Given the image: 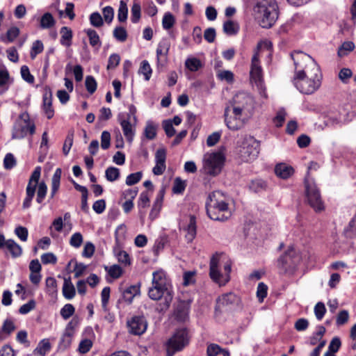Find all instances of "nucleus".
<instances>
[{"instance_id": "nucleus-51", "label": "nucleus", "mask_w": 356, "mask_h": 356, "mask_svg": "<svg viewBox=\"0 0 356 356\" xmlns=\"http://www.w3.org/2000/svg\"><path fill=\"white\" fill-rule=\"evenodd\" d=\"M85 85L87 91L90 94H92L97 90V82L95 78L92 76H87L86 77Z\"/></svg>"}, {"instance_id": "nucleus-41", "label": "nucleus", "mask_w": 356, "mask_h": 356, "mask_svg": "<svg viewBox=\"0 0 356 356\" xmlns=\"http://www.w3.org/2000/svg\"><path fill=\"white\" fill-rule=\"evenodd\" d=\"M86 33H87V35L88 36L89 42H90V44L91 46H92V47L99 46V47L101 45L99 37L97 33L96 32V31L89 29L86 30Z\"/></svg>"}, {"instance_id": "nucleus-40", "label": "nucleus", "mask_w": 356, "mask_h": 356, "mask_svg": "<svg viewBox=\"0 0 356 356\" xmlns=\"http://www.w3.org/2000/svg\"><path fill=\"white\" fill-rule=\"evenodd\" d=\"M250 189L254 192H260L266 190L267 184L265 181L262 179H255L250 184Z\"/></svg>"}, {"instance_id": "nucleus-32", "label": "nucleus", "mask_w": 356, "mask_h": 356, "mask_svg": "<svg viewBox=\"0 0 356 356\" xmlns=\"http://www.w3.org/2000/svg\"><path fill=\"white\" fill-rule=\"evenodd\" d=\"M152 276V284L170 285L163 271L158 270L154 272Z\"/></svg>"}, {"instance_id": "nucleus-44", "label": "nucleus", "mask_w": 356, "mask_h": 356, "mask_svg": "<svg viewBox=\"0 0 356 356\" xmlns=\"http://www.w3.org/2000/svg\"><path fill=\"white\" fill-rule=\"evenodd\" d=\"M350 316L347 310L340 311L336 317V325L338 327L342 326L348 323Z\"/></svg>"}, {"instance_id": "nucleus-20", "label": "nucleus", "mask_w": 356, "mask_h": 356, "mask_svg": "<svg viewBox=\"0 0 356 356\" xmlns=\"http://www.w3.org/2000/svg\"><path fill=\"white\" fill-rule=\"evenodd\" d=\"M294 172L293 168L285 163H279L275 168V175L283 179L290 177Z\"/></svg>"}, {"instance_id": "nucleus-49", "label": "nucleus", "mask_w": 356, "mask_h": 356, "mask_svg": "<svg viewBox=\"0 0 356 356\" xmlns=\"http://www.w3.org/2000/svg\"><path fill=\"white\" fill-rule=\"evenodd\" d=\"M314 314L318 321H321L326 312V308L323 302H318L314 306Z\"/></svg>"}, {"instance_id": "nucleus-9", "label": "nucleus", "mask_w": 356, "mask_h": 356, "mask_svg": "<svg viewBox=\"0 0 356 356\" xmlns=\"http://www.w3.org/2000/svg\"><path fill=\"white\" fill-rule=\"evenodd\" d=\"M238 155L243 162H251L259 153V143L253 137H245L238 147Z\"/></svg>"}, {"instance_id": "nucleus-18", "label": "nucleus", "mask_w": 356, "mask_h": 356, "mask_svg": "<svg viewBox=\"0 0 356 356\" xmlns=\"http://www.w3.org/2000/svg\"><path fill=\"white\" fill-rule=\"evenodd\" d=\"M190 305L188 302L182 301L180 302L175 310V318L181 322L186 321L188 318Z\"/></svg>"}, {"instance_id": "nucleus-3", "label": "nucleus", "mask_w": 356, "mask_h": 356, "mask_svg": "<svg viewBox=\"0 0 356 356\" xmlns=\"http://www.w3.org/2000/svg\"><path fill=\"white\" fill-rule=\"evenodd\" d=\"M253 11L262 28L272 27L278 18V6L275 0H256Z\"/></svg>"}, {"instance_id": "nucleus-56", "label": "nucleus", "mask_w": 356, "mask_h": 356, "mask_svg": "<svg viewBox=\"0 0 356 356\" xmlns=\"http://www.w3.org/2000/svg\"><path fill=\"white\" fill-rule=\"evenodd\" d=\"M95 247L91 242H86L82 252V256L86 258H90L94 254Z\"/></svg>"}, {"instance_id": "nucleus-13", "label": "nucleus", "mask_w": 356, "mask_h": 356, "mask_svg": "<svg viewBox=\"0 0 356 356\" xmlns=\"http://www.w3.org/2000/svg\"><path fill=\"white\" fill-rule=\"evenodd\" d=\"M300 261L298 252L290 248L277 260V267L281 273H291Z\"/></svg>"}, {"instance_id": "nucleus-34", "label": "nucleus", "mask_w": 356, "mask_h": 356, "mask_svg": "<svg viewBox=\"0 0 356 356\" xmlns=\"http://www.w3.org/2000/svg\"><path fill=\"white\" fill-rule=\"evenodd\" d=\"M185 66L191 72H196L202 67V64L197 58H188L185 61Z\"/></svg>"}, {"instance_id": "nucleus-27", "label": "nucleus", "mask_w": 356, "mask_h": 356, "mask_svg": "<svg viewBox=\"0 0 356 356\" xmlns=\"http://www.w3.org/2000/svg\"><path fill=\"white\" fill-rule=\"evenodd\" d=\"M50 349L51 344L49 339H44L38 343L37 347L33 350V353L35 356H45Z\"/></svg>"}, {"instance_id": "nucleus-61", "label": "nucleus", "mask_w": 356, "mask_h": 356, "mask_svg": "<svg viewBox=\"0 0 356 356\" xmlns=\"http://www.w3.org/2000/svg\"><path fill=\"white\" fill-rule=\"evenodd\" d=\"M41 261L43 264H55L57 262V257L52 252H47L42 254Z\"/></svg>"}, {"instance_id": "nucleus-57", "label": "nucleus", "mask_w": 356, "mask_h": 356, "mask_svg": "<svg viewBox=\"0 0 356 356\" xmlns=\"http://www.w3.org/2000/svg\"><path fill=\"white\" fill-rule=\"evenodd\" d=\"M355 48V44L351 41L345 42L343 43L338 54L340 56L346 55L348 52L352 51Z\"/></svg>"}, {"instance_id": "nucleus-38", "label": "nucleus", "mask_w": 356, "mask_h": 356, "mask_svg": "<svg viewBox=\"0 0 356 356\" xmlns=\"http://www.w3.org/2000/svg\"><path fill=\"white\" fill-rule=\"evenodd\" d=\"M120 170L115 167H108L105 171V177L109 181H115L120 177Z\"/></svg>"}, {"instance_id": "nucleus-21", "label": "nucleus", "mask_w": 356, "mask_h": 356, "mask_svg": "<svg viewBox=\"0 0 356 356\" xmlns=\"http://www.w3.org/2000/svg\"><path fill=\"white\" fill-rule=\"evenodd\" d=\"M186 231V238L188 242H192L195 238L197 233L196 219L194 216H190L189 221L187 227L185 228Z\"/></svg>"}, {"instance_id": "nucleus-48", "label": "nucleus", "mask_w": 356, "mask_h": 356, "mask_svg": "<svg viewBox=\"0 0 356 356\" xmlns=\"http://www.w3.org/2000/svg\"><path fill=\"white\" fill-rule=\"evenodd\" d=\"M83 241V235L80 232L73 234L70 239V244L75 248L81 247Z\"/></svg>"}, {"instance_id": "nucleus-62", "label": "nucleus", "mask_w": 356, "mask_h": 356, "mask_svg": "<svg viewBox=\"0 0 356 356\" xmlns=\"http://www.w3.org/2000/svg\"><path fill=\"white\" fill-rule=\"evenodd\" d=\"M102 13L105 22L110 24L113 21L114 17L113 8L111 6H106L103 8Z\"/></svg>"}, {"instance_id": "nucleus-22", "label": "nucleus", "mask_w": 356, "mask_h": 356, "mask_svg": "<svg viewBox=\"0 0 356 356\" xmlns=\"http://www.w3.org/2000/svg\"><path fill=\"white\" fill-rule=\"evenodd\" d=\"M61 174V169L57 168L53 175V177L51 178L50 198H53L59 189Z\"/></svg>"}, {"instance_id": "nucleus-60", "label": "nucleus", "mask_w": 356, "mask_h": 356, "mask_svg": "<svg viewBox=\"0 0 356 356\" xmlns=\"http://www.w3.org/2000/svg\"><path fill=\"white\" fill-rule=\"evenodd\" d=\"M140 6L138 3H134L131 8V19L133 23H137L140 18Z\"/></svg>"}, {"instance_id": "nucleus-63", "label": "nucleus", "mask_w": 356, "mask_h": 356, "mask_svg": "<svg viewBox=\"0 0 356 356\" xmlns=\"http://www.w3.org/2000/svg\"><path fill=\"white\" fill-rule=\"evenodd\" d=\"M111 134L107 131H104L101 135V147L103 149H107L110 147Z\"/></svg>"}, {"instance_id": "nucleus-33", "label": "nucleus", "mask_w": 356, "mask_h": 356, "mask_svg": "<svg viewBox=\"0 0 356 356\" xmlns=\"http://www.w3.org/2000/svg\"><path fill=\"white\" fill-rule=\"evenodd\" d=\"M46 292L54 297L57 294V282L54 277H49L46 279Z\"/></svg>"}, {"instance_id": "nucleus-45", "label": "nucleus", "mask_w": 356, "mask_h": 356, "mask_svg": "<svg viewBox=\"0 0 356 356\" xmlns=\"http://www.w3.org/2000/svg\"><path fill=\"white\" fill-rule=\"evenodd\" d=\"M138 72L145 76L146 81H148L151 77L152 70L149 63L147 60H143Z\"/></svg>"}, {"instance_id": "nucleus-29", "label": "nucleus", "mask_w": 356, "mask_h": 356, "mask_svg": "<svg viewBox=\"0 0 356 356\" xmlns=\"http://www.w3.org/2000/svg\"><path fill=\"white\" fill-rule=\"evenodd\" d=\"M162 203H163V194L161 193L158 196L156 197L152 210L149 213V218L151 220H154L155 218H156L160 213V211L162 207Z\"/></svg>"}, {"instance_id": "nucleus-11", "label": "nucleus", "mask_w": 356, "mask_h": 356, "mask_svg": "<svg viewBox=\"0 0 356 356\" xmlns=\"http://www.w3.org/2000/svg\"><path fill=\"white\" fill-rule=\"evenodd\" d=\"M35 130V124L31 122L29 113L24 112L20 114L17 120L13 127L12 137L15 139L23 138L28 134L33 135Z\"/></svg>"}, {"instance_id": "nucleus-6", "label": "nucleus", "mask_w": 356, "mask_h": 356, "mask_svg": "<svg viewBox=\"0 0 356 356\" xmlns=\"http://www.w3.org/2000/svg\"><path fill=\"white\" fill-rule=\"evenodd\" d=\"M232 113L250 115L254 109V100L248 92H238L236 93L229 102Z\"/></svg>"}, {"instance_id": "nucleus-54", "label": "nucleus", "mask_w": 356, "mask_h": 356, "mask_svg": "<svg viewBox=\"0 0 356 356\" xmlns=\"http://www.w3.org/2000/svg\"><path fill=\"white\" fill-rule=\"evenodd\" d=\"M143 176L141 172H137L131 173L128 175L126 178V184L128 186H132L140 181Z\"/></svg>"}, {"instance_id": "nucleus-14", "label": "nucleus", "mask_w": 356, "mask_h": 356, "mask_svg": "<svg viewBox=\"0 0 356 356\" xmlns=\"http://www.w3.org/2000/svg\"><path fill=\"white\" fill-rule=\"evenodd\" d=\"M305 193L309 204L316 211H321L324 209L323 202L321 200L318 190L316 185L307 177L305 179Z\"/></svg>"}, {"instance_id": "nucleus-2", "label": "nucleus", "mask_w": 356, "mask_h": 356, "mask_svg": "<svg viewBox=\"0 0 356 356\" xmlns=\"http://www.w3.org/2000/svg\"><path fill=\"white\" fill-rule=\"evenodd\" d=\"M206 209L208 216L213 220L225 221L232 216L227 197L220 191H216L209 194L206 203Z\"/></svg>"}, {"instance_id": "nucleus-7", "label": "nucleus", "mask_w": 356, "mask_h": 356, "mask_svg": "<svg viewBox=\"0 0 356 356\" xmlns=\"http://www.w3.org/2000/svg\"><path fill=\"white\" fill-rule=\"evenodd\" d=\"M149 297L154 300L163 298V302L157 308L160 312L166 311L173 299V291L171 285L152 284L148 291Z\"/></svg>"}, {"instance_id": "nucleus-30", "label": "nucleus", "mask_w": 356, "mask_h": 356, "mask_svg": "<svg viewBox=\"0 0 356 356\" xmlns=\"http://www.w3.org/2000/svg\"><path fill=\"white\" fill-rule=\"evenodd\" d=\"M6 248L10 252L12 257H17L22 254V250L19 245L13 240H8L6 242Z\"/></svg>"}, {"instance_id": "nucleus-8", "label": "nucleus", "mask_w": 356, "mask_h": 356, "mask_svg": "<svg viewBox=\"0 0 356 356\" xmlns=\"http://www.w3.org/2000/svg\"><path fill=\"white\" fill-rule=\"evenodd\" d=\"M268 45L269 44L267 41L259 42L257 44V49L255 50L254 54L253 55L251 61L250 72V80L252 83L255 84L258 90L261 92L264 91L265 88L264 84L262 68L260 65V62L259 60V52L263 47L268 48Z\"/></svg>"}, {"instance_id": "nucleus-43", "label": "nucleus", "mask_w": 356, "mask_h": 356, "mask_svg": "<svg viewBox=\"0 0 356 356\" xmlns=\"http://www.w3.org/2000/svg\"><path fill=\"white\" fill-rule=\"evenodd\" d=\"M128 14V8L124 1H120V6L118 10V19L120 22H124L127 20Z\"/></svg>"}, {"instance_id": "nucleus-25", "label": "nucleus", "mask_w": 356, "mask_h": 356, "mask_svg": "<svg viewBox=\"0 0 356 356\" xmlns=\"http://www.w3.org/2000/svg\"><path fill=\"white\" fill-rule=\"evenodd\" d=\"M140 289L138 286L132 285L126 289L122 293L124 300L129 304L131 303L134 297L139 294Z\"/></svg>"}, {"instance_id": "nucleus-37", "label": "nucleus", "mask_w": 356, "mask_h": 356, "mask_svg": "<svg viewBox=\"0 0 356 356\" xmlns=\"http://www.w3.org/2000/svg\"><path fill=\"white\" fill-rule=\"evenodd\" d=\"M19 34V29L15 26L9 29L6 33V36H1V39L6 42H13Z\"/></svg>"}, {"instance_id": "nucleus-52", "label": "nucleus", "mask_w": 356, "mask_h": 356, "mask_svg": "<svg viewBox=\"0 0 356 356\" xmlns=\"http://www.w3.org/2000/svg\"><path fill=\"white\" fill-rule=\"evenodd\" d=\"M74 307L72 304H66L60 309V315L64 319L67 320L74 314Z\"/></svg>"}, {"instance_id": "nucleus-39", "label": "nucleus", "mask_w": 356, "mask_h": 356, "mask_svg": "<svg viewBox=\"0 0 356 356\" xmlns=\"http://www.w3.org/2000/svg\"><path fill=\"white\" fill-rule=\"evenodd\" d=\"M105 270L113 279H118L122 275V268L118 265H113L111 266H105Z\"/></svg>"}, {"instance_id": "nucleus-47", "label": "nucleus", "mask_w": 356, "mask_h": 356, "mask_svg": "<svg viewBox=\"0 0 356 356\" xmlns=\"http://www.w3.org/2000/svg\"><path fill=\"white\" fill-rule=\"evenodd\" d=\"M113 36L117 40L124 42L127 38V32L124 28L117 26L113 30Z\"/></svg>"}, {"instance_id": "nucleus-58", "label": "nucleus", "mask_w": 356, "mask_h": 356, "mask_svg": "<svg viewBox=\"0 0 356 356\" xmlns=\"http://www.w3.org/2000/svg\"><path fill=\"white\" fill-rule=\"evenodd\" d=\"M217 76L220 80H225L229 83L234 81V74L229 70H220Z\"/></svg>"}, {"instance_id": "nucleus-59", "label": "nucleus", "mask_w": 356, "mask_h": 356, "mask_svg": "<svg viewBox=\"0 0 356 356\" xmlns=\"http://www.w3.org/2000/svg\"><path fill=\"white\" fill-rule=\"evenodd\" d=\"M267 290H268V287L264 283L260 282L258 284L257 291V296L260 302H263L264 299L266 297Z\"/></svg>"}, {"instance_id": "nucleus-28", "label": "nucleus", "mask_w": 356, "mask_h": 356, "mask_svg": "<svg viewBox=\"0 0 356 356\" xmlns=\"http://www.w3.org/2000/svg\"><path fill=\"white\" fill-rule=\"evenodd\" d=\"M60 33L61 34V38L60 40V44L65 47H70L72 44V30L67 26H63L60 29Z\"/></svg>"}, {"instance_id": "nucleus-35", "label": "nucleus", "mask_w": 356, "mask_h": 356, "mask_svg": "<svg viewBox=\"0 0 356 356\" xmlns=\"http://www.w3.org/2000/svg\"><path fill=\"white\" fill-rule=\"evenodd\" d=\"M71 324H72V322H70L68 324L66 331L63 334V335L60 339V347L63 349L68 348L72 343V338L73 333L69 331V327L71 325Z\"/></svg>"}, {"instance_id": "nucleus-53", "label": "nucleus", "mask_w": 356, "mask_h": 356, "mask_svg": "<svg viewBox=\"0 0 356 356\" xmlns=\"http://www.w3.org/2000/svg\"><path fill=\"white\" fill-rule=\"evenodd\" d=\"M90 22L95 27H100L103 25L104 21L98 12L92 13L90 16Z\"/></svg>"}, {"instance_id": "nucleus-31", "label": "nucleus", "mask_w": 356, "mask_h": 356, "mask_svg": "<svg viewBox=\"0 0 356 356\" xmlns=\"http://www.w3.org/2000/svg\"><path fill=\"white\" fill-rule=\"evenodd\" d=\"M239 31V26L237 22L232 20H227L223 24V31L229 35H236Z\"/></svg>"}, {"instance_id": "nucleus-5", "label": "nucleus", "mask_w": 356, "mask_h": 356, "mask_svg": "<svg viewBox=\"0 0 356 356\" xmlns=\"http://www.w3.org/2000/svg\"><path fill=\"white\" fill-rule=\"evenodd\" d=\"M41 175V167L37 166L33 172H32L29 184L27 185L26 189V197H25L23 202V208L27 209L29 208L31 204V201L35 195V189L37 186H38V191H37V197L36 201L38 203H41L47 192V186L44 181H41L39 183V179L40 178Z\"/></svg>"}, {"instance_id": "nucleus-64", "label": "nucleus", "mask_w": 356, "mask_h": 356, "mask_svg": "<svg viewBox=\"0 0 356 356\" xmlns=\"http://www.w3.org/2000/svg\"><path fill=\"white\" fill-rule=\"evenodd\" d=\"M36 303L34 300H29L27 303L22 305L19 309V312L22 314H26L31 310L34 309Z\"/></svg>"}, {"instance_id": "nucleus-23", "label": "nucleus", "mask_w": 356, "mask_h": 356, "mask_svg": "<svg viewBox=\"0 0 356 356\" xmlns=\"http://www.w3.org/2000/svg\"><path fill=\"white\" fill-rule=\"evenodd\" d=\"M149 204V195L147 191L142 192L139 196L138 207L139 208L140 218L142 220H144L145 212L143 211V209L147 207Z\"/></svg>"}, {"instance_id": "nucleus-4", "label": "nucleus", "mask_w": 356, "mask_h": 356, "mask_svg": "<svg viewBox=\"0 0 356 356\" xmlns=\"http://www.w3.org/2000/svg\"><path fill=\"white\" fill-rule=\"evenodd\" d=\"M232 264L222 254H215L210 260L209 277L219 286L225 285L230 280Z\"/></svg>"}, {"instance_id": "nucleus-17", "label": "nucleus", "mask_w": 356, "mask_h": 356, "mask_svg": "<svg viewBox=\"0 0 356 356\" xmlns=\"http://www.w3.org/2000/svg\"><path fill=\"white\" fill-rule=\"evenodd\" d=\"M118 121L122 127L124 136L128 142L131 143L136 132V123L131 124L129 118H122L121 115L118 116Z\"/></svg>"}, {"instance_id": "nucleus-42", "label": "nucleus", "mask_w": 356, "mask_h": 356, "mask_svg": "<svg viewBox=\"0 0 356 356\" xmlns=\"http://www.w3.org/2000/svg\"><path fill=\"white\" fill-rule=\"evenodd\" d=\"M175 23V17L170 13H165L162 19L163 28L165 30L171 29Z\"/></svg>"}, {"instance_id": "nucleus-10", "label": "nucleus", "mask_w": 356, "mask_h": 356, "mask_svg": "<svg viewBox=\"0 0 356 356\" xmlns=\"http://www.w3.org/2000/svg\"><path fill=\"white\" fill-rule=\"evenodd\" d=\"M190 337L187 329L177 330L167 341V356H173L176 352L183 350L189 343Z\"/></svg>"}, {"instance_id": "nucleus-1", "label": "nucleus", "mask_w": 356, "mask_h": 356, "mask_svg": "<svg viewBox=\"0 0 356 356\" xmlns=\"http://www.w3.org/2000/svg\"><path fill=\"white\" fill-rule=\"evenodd\" d=\"M291 56L295 65V86L302 93H314L321 84L322 75L319 66L309 55L302 51H294Z\"/></svg>"}, {"instance_id": "nucleus-55", "label": "nucleus", "mask_w": 356, "mask_h": 356, "mask_svg": "<svg viewBox=\"0 0 356 356\" xmlns=\"http://www.w3.org/2000/svg\"><path fill=\"white\" fill-rule=\"evenodd\" d=\"M92 346V342L90 339H85L81 341L78 350L82 354L88 353Z\"/></svg>"}, {"instance_id": "nucleus-26", "label": "nucleus", "mask_w": 356, "mask_h": 356, "mask_svg": "<svg viewBox=\"0 0 356 356\" xmlns=\"http://www.w3.org/2000/svg\"><path fill=\"white\" fill-rule=\"evenodd\" d=\"M158 125L151 120L146 122L143 135L148 140H153L156 136Z\"/></svg>"}, {"instance_id": "nucleus-12", "label": "nucleus", "mask_w": 356, "mask_h": 356, "mask_svg": "<svg viewBox=\"0 0 356 356\" xmlns=\"http://www.w3.org/2000/svg\"><path fill=\"white\" fill-rule=\"evenodd\" d=\"M225 158L220 152L207 153L203 159V169L206 174L216 176L222 168Z\"/></svg>"}, {"instance_id": "nucleus-46", "label": "nucleus", "mask_w": 356, "mask_h": 356, "mask_svg": "<svg viewBox=\"0 0 356 356\" xmlns=\"http://www.w3.org/2000/svg\"><path fill=\"white\" fill-rule=\"evenodd\" d=\"M44 49L43 43L40 40H35L32 45L30 56L32 59H34L36 56L41 52H42Z\"/></svg>"}, {"instance_id": "nucleus-16", "label": "nucleus", "mask_w": 356, "mask_h": 356, "mask_svg": "<svg viewBox=\"0 0 356 356\" xmlns=\"http://www.w3.org/2000/svg\"><path fill=\"white\" fill-rule=\"evenodd\" d=\"M127 326L130 333L140 335L146 331L147 322L144 316H135L127 321Z\"/></svg>"}, {"instance_id": "nucleus-24", "label": "nucleus", "mask_w": 356, "mask_h": 356, "mask_svg": "<svg viewBox=\"0 0 356 356\" xmlns=\"http://www.w3.org/2000/svg\"><path fill=\"white\" fill-rule=\"evenodd\" d=\"M76 293L75 288L71 282L70 278H65L63 286V296L67 299H72Z\"/></svg>"}, {"instance_id": "nucleus-50", "label": "nucleus", "mask_w": 356, "mask_h": 356, "mask_svg": "<svg viewBox=\"0 0 356 356\" xmlns=\"http://www.w3.org/2000/svg\"><path fill=\"white\" fill-rule=\"evenodd\" d=\"M238 300V296L232 293L225 294L220 299V301L222 302V304L225 305L236 303Z\"/></svg>"}, {"instance_id": "nucleus-19", "label": "nucleus", "mask_w": 356, "mask_h": 356, "mask_svg": "<svg viewBox=\"0 0 356 356\" xmlns=\"http://www.w3.org/2000/svg\"><path fill=\"white\" fill-rule=\"evenodd\" d=\"M43 110L48 119H51L54 114L52 108V94L51 90H47L43 95Z\"/></svg>"}, {"instance_id": "nucleus-15", "label": "nucleus", "mask_w": 356, "mask_h": 356, "mask_svg": "<svg viewBox=\"0 0 356 356\" xmlns=\"http://www.w3.org/2000/svg\"><path fill=\"white\" fill-rule=\"evenodd\" d=\"M245 116L243 114L236 115L232 113V111L229 106H227L225 109V122L229 129L236 131L241 129L244 125V122L242 117Z\"/></svg>"}, {"instance_id": "nucleus-36", "label": "nucleus", "mask_w": 356, "mask_h": 356, "mask_svg": "<svg viewBox=\"0 0 356 356\" xmlns=\"http://www.w3.org/2000/svg\"><path fill=\"white\" fill-rule=\"evenodd\" d=\"M55 24V20L52 15L49 13H44L40 19V27L42 29H49L54 26Z\"/></svg>"}]
</instances>
